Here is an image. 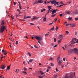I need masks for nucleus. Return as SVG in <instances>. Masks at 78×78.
Listing matches in <instances>:
<instances>
[{
  "instance_id": "nucleus-1",
  "label": "nucleus",
  "mask_w": 78,
  "mask_h": 78,
  "mask_svg": "<svg viewBox=\"0 0 78 78\" xmlns=\"http://www.w3.org/2000/svg\"><path fill=\"white\" fill-rule=\"evenodd\" d=\"M6 29V27L5 25H0V32L1 33H3Z\"/></svg>"
},
{
  "instance_id": "nucleus-2",
  "label": "nucleus",
  "mask_w": 78,
  "mask_h": 78,
  "mask_svg": "<svg viewBox=\"0 0 78 78\" xmlns=\"http://www.w3.org/2000/svg\"><path fill=\"white\" fill-rule=\"evenodd\" d=\"M78 39H76V38H73L71 41V44H73L75 43H78Z\"/></svg>"
},
{
  "instance_id": "nucleus-3",
  "label": "nucleus",
  "mask_w": 78,
  "mask_h": 78,
  "mask_svg": "<svg viewBox=\"0 0 78 78\" xmlns=\"http://www.w3.org/2000/svg\"><path fill=\"white\" fill-rule=\"evenodd\" d=\"M34 37L38 41H42V37L39 36H34Z\"/></svg>"
},
{
  "instance_id": "nucleus-4",
  "label": "nucleus",
  "mask_w": 78,
  "mask_h": 78,
  "mask_svg": "<svg viewBox=\"0 0 78 78\" xmlns=\"http://www.w3.org/2000/svg\"><path fill=\"white\" fill-rule=\"evenodd\" d=\"M65 78H73V73L71 74L69 77L67 76V74H66Z\"/></svg>"
},
{
  "instance_id": "nucleus-5",
  "label": "nucleus",
  "mask_w": 78,
  "mask_h": 78,
  "mask_svg": "<svg viewBox=\"0 0 78 78\" xmlns=\"http://www.w3.org/2000/svg\"><path fill=\"white\" fill-rule=\"evenodd\" d=\"M52 11V14H53L54 13H56V11H58V9H56V10L55 9H52L51 10Z\"/></svg>"
},
{
  "instance_id": "nucleus-6",
  "label": "nucleus",
  "mask_w": 78,
  "mask_h": 78,
  "mask_svg": "<svg viewBox=\"0 0 78 78\" xmlns=\"http://www.w3.org/2000/svg\"><path fill=\"white\" fill-rule=\"evenodd\" d=\"M58 39L61 40H62L63 39V36L62 35H60L59 36Z\"/></svg>"
},
{
  "instance_id": "nucleus-7",
  "label": "nucleus",
  "mask_w": 78,
  "mask_h": 78,
  "mask_svg": "<svg viewBox=\"0 0 78 78\" xmlns=\"http://www.w3.org/2000/svg\"><path fill=\"white\" fill-rule=\"evenodd\" d=\"M69 54H70L71 53H72L73 51V50L72 49H70L69 50H68Z\"/></svg>"
},
{
  "instance_id": "nucleus-8",
  "label": "nucleus",
  "mask_w": 78,
  "mask_h": 78,
  "mask_svg": "<svg viewBox=\"0 0 78 78\" xmlns=\"http://www.w3.org/2000/svg\"><path fill=\"white\" fill-rule=\"evenodd\" d=\"M62 64V61L59 60L58 61V66H61Z\"/></svg>"
},
{
  "instance_id": "nucleus-9",
  "label": "nucleus",
  "mask_w": 78,
  "mask_h": 78,
  "mask_svg": "<svg viewBox=\"0 0 78 78\" xmlns=\"http://www.w3.org/2000/svg\"><path fill=\"white\" fill-rule=\"evenodd\" d=\"M1 68L2 69H5V65H3L1 66Z\"/></svg>"
},
{
  "instance_id": "nucleus-10",
  "label": "nucleus",
  "mask_w": 78,
  "mask_h": 78,
  "mask_svg": "<svg viewBox=\"0 0 78 78\" xmlns=\"http://www.w3.org/2000/svg\"><path fill=\"white\" fill-rule=\"evenodd\" d=\"M18 3L19 4V6L20 7V9H22V7H21V4H20V3L19 2H18Z\"/></svg>"
},
{
  "instance_id": "nucleus-11",
  "label": "nucleus",
  "mask_w": 78,
  "mask_h": 78,
  "mask_svg": "<svg viewBox=\"0 0 78 78\" xmlns=\"http://www.w3.org/2000/svg\"><path fill=\"white\" fill-rule=\"evenodd\" d=\"M5 22H4V21L2 20L1 23V25H5Z\"/></svg>"
},
{
  "instance_id": "nucleus-12",
  "label": "nucleus",
  "mask_w": 78,
  "mask_h": 78,
  "mask_svg": "<svg viewBox=\"0 0 78 78\" xmlns=\"http://www.w3.org/2000/svg\"><path fill=\"white\" fill-rule=\"evenodd\" d=\"M33 17L34 20H37V19H38V18L36 16H33Z\"/></svg>"
},
{
  "instance_id": "nucleus-13",
  "label": "nucleus",
  "mask_w": 78,
  "mask_h": 78,
  "mask_svg": "<svg viewBox=\"0 0 78 78\" xmlns=\"http://www.w3.org/2000/svg\"><path fill=\"white\" fill-rule=\"evenodd\" d=\"M11 65H10L7 68V69H6V71L8 70H9L10 69V67H11Z\"/></svg>"
},
{
  "instance_id": "nucleus-14",
  "label": "nucleus",
  "mask_w": 78,
  "mask_h": 78,
  "mask_svg": "<svg viewBox=\"0 0 78 78\" xmlns=\"http://www.w3.org/2000/svg\"><path fill=\"white\" fill-rule=\"evenodd\" d=\"M76 25L75 24H72L71 26H70V27H75Z\"/></svg>"
},
{
  "instance_id": "nucleus-15",
  "label": "nucleus",
  "mask_w": 78,
  "mask_h": 78,
  "mask_svg": "<svg viewBox=\"0 0 78 78\" xmlns=\"http://www.w3.org/2000/svg\"><path fill=\"white\" fill-rule=\"evenodd\" d=\"M65 12L66 14H70V13L71 12H70L69 11H68L66 12Z\"/></svg>"
},
{
  "instance_id": "nucleus-16",
  "label": "nucleus",
  "mask_w": 78,
  "mask_h": 78,
  "mask_svg": "<svg viewBox=\"0 0 78 78\" xmlns=\"http://www.w3.org/2000/svg\"><path fill=\"white\" fill-rule=\"evenodd\" d=\"M73 51H76V52L77 51H78V50H77V49L76 48H74L73 49Z\"/></svg>"
},
{
  "instance_id": "nucleus-17",
  "label": "nucleus",
  "mask_w": 78,
  "mask_h": 78,
  "mask_svg": "<svg viewBox=\"0 0 78 78\" xmlns=\"http://www.w3.org/2000/svg\"><path fill=\"white\" fill-rule=\"evenodd\" d=\"M78 11H75V12H73V13L74 14H78Z\"/></svg>"
},
{
  "instance_id": "nucleus-18",
  "label": "nucleus",
  "mask_w": 78,
  "mask_h": 78,
  "mask_svg": "<svg viewBox=\"0 0 78 78\" xmlns=\"http://www.w3.org/2000/svg\"><path fill=\"white\" fill-rule=\"evenodd\" d=\"M56 16V14H52V15L51 16V17H54Z\"/></svg>"
},
{
  "instance_id": "nucleus-19",
  "label": "nucleus",
  "mask_w": 78,
  "mask_h": 78,
  "mask_svg": "<svg viewBox=\"0 0 78 78\" xmlns=\"http://www.w3.org/2000/svg\"><path fill=\"white\" fill-rule=\"evenodd\" d=\"M33 61V59H30L29 60V61L30 62H32V61Z\"/></svg>"
},
{
  "instance_id": "nucleus-20",
  "label": "nucleus",
  "mask_w": 78,
  "mask_h": 78,
  "mask_svg": "<svg viewBox=\"0 0 78 78\" xmlns=\"http://www.w3.org/2000/svg\"><path fill=\"white\" fill-rule=\"evenodd\" d=\"M40 73H41V75H43V74H44V73H42V71H40Z\"/></svg>"
},
{
  "instance_id": "nucleus-21",
  "label": "nucleus",
  "mask_w": 78,
  "mask_h": 78,
  "mask_svg": "<svg viewBox=\"0 0 78 78\" xmlns=\"http://www.w3.org/2000/svg\"><path fill=\"white\" fill-rule=\"evenodd\" d=\"M61 41H62V40L60 39V40H59L58 41V44H60V43L61 42Z\"/></svg>"
},
{
  "instance_id": "nucleus-22",
  "label": "nucleus",
  "mask_w": 78,
  "mask_h": 78,
  "mask_svg": "<svg viewBox=\"0 0 78 78\" xmlns=\"http://www.w3.org/2000/svg\"><path fill=\"white\" fill-rule=\"evenodd\" d=\"M72 19V17H69V18H68V19L69 20H71V19Z\"/></svg>"
},
{
  "instance_id": "nucleus-23",
  "label": "nucleus",
  "mask_w": 78,
  "mask_h": 78,
  "mask_svg": "<svg viewBox=\"0 0 78 78\" xmlns=\"http://www.w3.org/2000/svg\"><path fill=\"white\" fill-rule=\"evenodd\" d=\"M60 59V57H58L57 58V62H58V61Z\"/></svg>"
},
{
  "instance_id": "nucleus-24",
  "label": "nucleus",
  "mask_w": 78,
  "mask_h": 78,
  "mask_svg": "<svg viewBox=\"0 0 78 78\" xmlns=\"http://www.w3.org/2000/svg\"><path fill=\"white\" fill-rule=\"evenodd\" d=\"M44 21H46L47 20V18H44L43 19Z\"/></svg>"
},
{
  "instance_id": "nucleus-25",
  "label": "nucleus",
  "mask_w": 78,
  "mask_h": 78,
  "mask_svg": "<svg viewBox=\"0 0 78 78\" xmlns=\"http://www.w3.org/2000/svg\"><path fill=\"white\" fill-rule=\"evenodd\" d=\"M7 53H6V51H5L4 52V55H5V56H6V54H7Z\"/></svg>"
},
{
  "instance_id": "nucleus-26",
  "label": "nucleus",
  "mask_w": 78,
  "mask_h": 78,
  "mask_svg": "<svg viewBox=\"0 0 78 78\" xmlns=\"http://www.w3.org/2000/svg\"><path fill=\"white\" fill-rule=\"evenodd\" d=\"M55 28V26H53V27H52V28L51 29L52 30H54V29Z\"/></svg>"
},
{
  "instance_id": "nucleus-27",
  "label": "nucleus",
  "mask_w": 78,
  "mask_h": 78,
  "mask_svg": "<svg viewBox=\"0 0 78 78\" xmlns=\"http://www.w3.org/2000/svg\"><path fill=\"white\" fill-rule=\"evenodd\" d=\"M38 3H42V2H41V1H38Z\"/></svg>"
},
{
  "instance_id": "nucleus-28",
  "label": "nucleus",
  "mask_w": 78,
  "mask_h": 78,
  "mask_svg": "<svg viewBox=\"0 0 78 78\" xmlns=\"http://www.w3.org/2000/svg\"><path fill=\"white\" fill-rule=\"evenodd\" d=\"M51 66H54V64H53V63H51Z\"/></svg>"
},
{
  "instance_id": "nucleus-29",
  "label": "nucleus",
  "mask_w": 78,
  "mask_h": 78,
  "mask_svg": "<svg viewBox=\"0 0 78 78\" xmlns=\"http://www.w3.org/2000/svg\"><path fill=\"white\" fill-rule=\"evenodd\" d=\"M34 47L35 48H38V47L36 45H34Z\"/></svg>"
},
{
  "instance_id": "nucleus-30",
  "label": "nucleus",
  "mask_w": 78,
  "mask_h": 78,
  "mask_svg": "<svg viewBox=\"0 0 78 78\" xmlns=\"http://www.w3.org/2000/svg\"><path fill=\"white\" fill-rule=\"evenodd\" d=\"M56 39L55 38L54 39V42H56Z\"/></svg>"
},
{
  "instance_id": "nucleus-31",
  "label": "nucleus",
  "mask_w": 78,
  "mask_h": 78,
  "mask_svg": "<svg viewBox=\"0 0 78 78\" xmlns=\"http://www.w3.org/2000/svg\"><path fill=\"white\" fill-rule=\"evenodd\" d=\"M23 73H25V74H27V72L25 71H23Z\"/></svg>"
},
{
  "instance_id": "nucleus-32",
  "label": "nucleus",
  "mask_w": 78,
  "mask_h": 78,
  "mask_svg": "<svg viewBox=\"0 0 78 78\" xmlns=\"http://www.w3.org/2000/svg\"><path fill=\"white\" fill-rule=\"evenodd\" d=\"M50 2L51 4H53V1H52V0H51Z\"/></svg>"
},
{
  "instance_id": "nucleus-33",
  "label": "nucleus",
  "mask_w": 78,
  "mask_h": 78,
  "mask_svg": "<svg viewBox=\"0 0 78 78\" xmlns=\"http://www.w3.org/2000/svg\"><path fill=\"white\" fill-rule=\"evenodd\" d=\"M18 44H19V42H18V41H16V45H17Z\"/></svg>"
},
{
  "instance_id": "nucleus-34",
  "label": "nucleus",
  "mask_w": 78,
  "mask_h": 78,
  "mask_svg": "<svg viewBox=\"0 0 78 78\" xmlns=\"http://www.w3.org/2000/svg\"><path fill=\"white\" fill-rule=\"evenodd\" d=\"M5 51V49H3L2 51V53H4Z\"/></svg>"
},
{
  "instance_id": "nucleus-35",
  "label": "nucleus",
  "mask_w": 78,
  "mask_h": 78,
  "mask_svg": "<svg viewBox=\"0 0 78 78\" xmlns=\"http://www.w3.org/2000/svg\"><path fill=\"white\" fill-rule=\"evenodd\" d=\"M27 68H25L24 69V71H26V70H27Z\"/></svg>"
},
{
  "instance_id": "nucleus-36",
  "label": "nucleus",
  "mask_w": 78,
  "mask_h": 78,
  "mask_svg": "<svg viewBox=\"0 0 78 78\" xmlns=\"http://www.w3.org/2000/svg\"><path fill=\"white\" fill-rule=\"evenodd\" d=\"M78 20V18H75V20L76 21V20Z\"/></svg>"
},
{
  "instance_id": "nucleus-37",
  "label": "nucleus",
  "mask_w": 78,
  "mask_h": 78,
  "mask_svg": "<svg viewBox=\"0 0 78 78\" xmlns=\"http://www.w3.org/2000/svg\"><path fill=\"white\" fill-rule=\"evenodd\" d=\"M49 9L48 10V13H49V12H50V11H51V10H50V9Z\"/></svg>"
},
{
  "instance_id": "nucleus-38",
  "label": "nucleus",
  "mask_w": 78,
  "mask_h": 78,
  "mask_svg": "<svg viewBox=\"0 0 78 78\" xmlns=\"http://www.w3.org/2000/svg\"><path fill=\"white\" fill-rule=\"evenodd\" d=\"M31 16H27V18H28V19H30V18H31Z\"/></svg>"
},
{
  "instance_id": "nucleus-39",
  "label": "nucleus",
  "mask_w": 78,
  "mask_h": 78,
  "mask_svg": "<svg viewBox=\"0 0 78 78\" xmlns=\"http://www.w3.org/2000/svg\"><path fill=\"white\" fill-rule=\"evenodd\" d=\"M58 27H56V28L55 29L56 31H57V30H58Z\"/></svg>"
},
{
  "instance_id": "nucleus-40",
  "label": "nucleus",
  "mask_w": 78,
  "mask_h": 78,
  "mask_svg": "<svg viewBox=\"0 0 78 78\" xmlns=\"http://www.w3.org/2000/svg\"><path fill=\"white\" fill-rule=\"evenodd\" d=\"M48 8L49 9H51V6H48Z\"/></svg>"
},
{
  "instance_id": "nucleus-41",
  "label": "nucleus",
  "mask_w": 78,
  "mask_h": 78,
  "mask_svg": "<svg viewBox=\"0 0 78 78\" xmlns=\"http://www.w3.org/2000/svg\"><path fill=\"white\" fill-rule=\"evenodd\" d=\"M53 4L55 6H56V2H55L53 3Z\"/></svg>"
},
{
  "instance_id": "nucleus-42",
  "label": "nucleus",
  "mask_w": 78,
  "mask_h": 78,
  "mask_svg": "<svg viewBox=\"0 0 78 78\" xmlns=\"http://www.w3.org/2000/svg\"><path fill=\"white\" fill-rule=\"evenodd\" d=\"M66 34H69V32L68 31H66Z\"/></svg>"
},
{
  "instance_id": "nucleus-43",
  "label": "nucleus",
  "mask_w": 78,
  "mask_h": 78,
  "mask_svg": "<svg viewBox=\"0 0 78 78\" xmlns=\"http://www.w3.org/2000/svg\"><path fill=\"white\" fill-rule=\"evenodd\" d=\"M27 19V17H26V16H24V19Z\"/></svg>"
},
{
  "instance_id": "nucleus-44",
  "label": "nucleus",
  "mask_w": 78,
  "mask_h": 78,
  "mask_svg": "<svg viewBox=\"0 0 78 78\" xmlns=\"http://www.w3.org/2000/svg\"><path fill=\"white\" fill-rule=\"evenodd\" d=\"M28 54L29 55V56H31V54L30 53H28Z\"/></svg>"
},
{
  "instance_id": "nucleus-45",
  "label": "nucleus",
  "mask_w": 78,
  "mask_h": 78,
  "mask_svg": "<svg viewBox=\"0 0 78 78\" xmlns=\"http://www.w3.org/2000/svg\"><path fill=\"white\" fill-rule=\"evenodd\" d=\"M69 24L66 23V27H68V26H69Z\"/></svg>"
},
{
  "instance_id": "nucleus-46",
  "label": "nucleus",
  "mask_w": 78,
  "mask_h": 78,
  "mask_svg": "<svg viewBox=\"0 0 78 78\" xmlns=\"http://www.w3.org/2000/svg\"><path fill=\"white\" fill-rule=\"evenodd\" d=\"M52 1L53 2H56V0H52Z\"/></svg>"
},
{
  "instance_id": "nucleus-47",
  "label": "nucleus",
  "mask_w": 78,
  "mask_h": 78,
  "mask_svg": "<svg viewBox=\"0 0 78 78\" xmlns=\"http://www.w3.org/2000/svg\"><path fill=\"white\" fill-rule=\"evenodd\" d=\"M16 70H18V71L17 72V73H18V72H20V70H19V69H16Z\"/></svg>"
},
{
  "instance_id": "nucleus-48",
  "label": "nucleus",
  "mask_w": 78,
  "mask_h": 78,
  "mask_svg": "<svg viewBox=\"0 0 78 78\" xmlns=\"http://www.w3.org/2000/svg\"><path fill=\"white\" fill-rule=\"evenodd\" d=\"M59 3V2H55V3L56 4H57V5H59V4H58Z\"/></svg>"
},
{
  "instance_id": "nucleus-49",
  "label": "nucleus",
  "mask_w": 78,
  "mask_h": 78,
  "mask_svg": "<svg viewBox=\"0 0 78 78\" xmlns=\"http://www.w3.org/2000/svg\"><path fill=\"white\" fill-rule=\"evenodd\" d=\"M57 47V45H56L54 46V48H55V47Z\"/></svg>"
},
{
  "instance_id": "nucleus-50",
  "label": "nucleus",
  "mask_w": 78,
  "mask_h": 78,
  "mask_svg": "<svg viewBox=\"0 0 78 78\" xmlns=\"http://www.w3.org/2000/svg\"><path fill=\"white\" fill-rule=\"evenodd\" d=\"M54 22H55V21H56L57 20V18H56L55 20H54Z\"/></svg>"
},
{
  "instance_id": "nucleus-51",
  "label": "nucleus",
  "mask_w": 78,
  "mask_h": 78,
  "mask_svg": "<svg viewBox=\"0 0 78 78\" xmlns=\"http://www.w3.org/2000/svg\"><path fill=\"white\" fill-rule=\"evenodd\" d=\"M48 71H49V69H47L46 70L47 72H48Z\"/></svg>"
},
{
  "instance_id": "nucleus-52",
  "label": "nucleus",
  "mask_w": 78,
  "mask_h": 78,
  "mask_svg": "<svg viewBox=\"0 0 78 78\" xmlns=\"http://www.w3.org/2000/svg\"><path fill=\"white\" fill-rule=\"evenodd\" d=\"M56 70L57 72H58V69H57V68H56Z\"/></svg>"
},
{
  "instance_id": "nucleus-53",
  "label": "nucleus",
  "mask_w": 78,
  "mask_h": 78,
  "mask_svg": "<svg viewBox=\"0 0 78 78\" xmlns=\"http://www.w3.org/2000/svg\"><path fill=\"white\" fill-rule=\"evenodd\" d=\"M17 11H19V12H20V10L19 9H17Z\"/></svg>"
},
{
  "instance_id": "nucleus-54",
  "label": "nucleus",
  "mask_w": 78,
  "mask_h": 78,
  "mask_svg": "<svg viewBox=\"0 0 78 78\" xmlns=\"http://www.w3.org/2000/svg\"><path fill=\"white\" fill-rule=\"evenodd\" d=\"M48 69H51V67H50V66H48Z\"/></svg>"
},
{
  "instance_id": "nucleus-55",
  "label": "nucleus",
  "mask_w": 78,
  "mask_h": 78,
  "mask_svg": "<svg viewBox=\"0 0 78 78\" xmlns=\"http://www.w3.org/2000/svg\"><path fill=\"white\" fill-rule=\"evenodd\" d=\"M65 47L66 48H67V44H65Z\"/></svg>"
},
{
  "instance_id": "nucleus-56",
  "label": "nucleus",
  "mask_w": 78,
  "mask_h": 78,
  "mask_svg": "<svg viewBox=\"0 0 78 78\" xmlns=\"http://www.w3.org/2000/svg\"><path fill=\"white\" fill-rule=\"evenodd\" d=\"M62 14H61L60 15V17H62Z\"/></svg>"
},
{
  "instance_id": "nucleus-57",
  "label": "nucleus",
  "mask_w": 78,
  "mask_h": 78,
  "mask_svg": "<svg viewBox=\"0 0 78 78\" xmlns=\"http://www.w3.org/2000/svg\"><path fill=\"white\" fill-rule=\"evenodd\" d=\"M34 20V19H33V18H31V20H32V21H33Z\"/></svg>"
},
{
  "instance_id": "nucleus-58",
  "label": "nucleus",
  "mask_w": 78,
  "mask_h": 78,
  "mask_svg": "<svg viewBox=\"0 0 78 78\" xmlns=\"http://www.w3.org/2000/svg\"><path fill=\"white\" fill-rule=\"evenodd\" d=\"M57 76H58V75H57L56 76H55L54 77L56 78V77H57Z\"/></svg>"
},
{
  "instance_id": "nucleus-59",
  "label": "nucleus",
  "mask_w": 78,
  "mask_h": 78,
  "mask_svg": "<svg viewBox=\"0 0 78 78\" xmlns=\"http://www.w3.org/2000/svg\"><path fill=\"white\" fill-rule=\"evenodd\" d=\"M24 38H26V39H28V37L27 36H26Z\"/></svg>"
},
{
  "instance_id": "nucleus-60",
  "label": "nucleus",
  "mask_w": 78,
  "mask_h": 78,
  "mask_svg": "<svg viewBox=\"0 0 78 78\" xmlns=\"http://www.w3.org/2000/svg\"><path fill=\"white\" fill-rule=\"evenodd\" d=\"M76 54L78 55V51H76Z\"/></svg>"
},
{
  "instance_id": "nucleus-61",
  "label": "nucleus",
  "mask_w": 78,
  "mask_h": 78,
  "mask_svg": "<svg viewBox=\"0 0 78 78\" xmlns=\"http://www.w3.org/2000/svg\"><path fill=\"white\" fill-rule=\"evenodd\" d=\"M63 60L64 61H66V60L65 59V58H63Z\"/></svg>"
},
{
  "instance_id": "nucleus-62",
  "label": "nucleus",
  "mask_w": 78,
  "mask_h": 78,
  "mask_svg": "<svg viewBox=\"0 0 78 78\" xmlns=\"http://www.w3.org/2000/svg\"><path fill=\"white\" fill-rule=\"evenodd\" d=\"M62 6H63V5H59V7H61Z\"/></svg>"
},
{
  "instance_id": "nucleus-63",
  "label": "nucleus",
  "mask_w": 78,
  "mask_h": 78,
  "mask_svg": "<svg viewBox=\"0 0 78 78\" xmlns=\"http://www.w3.org/2000/svg\"><path fill=\"white\" fill-rule=\"evenodd\" d=\"M38 77H39V78H42V76H39Z\"/></svg>"
},
{
  "instance_id": "nucleus-64",
  "label": "nucleus",
  "mask_w": 78,
  "mask_h": 78,
  "mask_svg": "<svg viewBox=\"0 0 78 78\" xmlns=\"http://www.w3.org/2000/svg\"><path fill=\"white\" fill-rule=\"evenodd\" d=\"M30 25H34V24H33L32 23H30Z\"/></svg>"
}]
</instances>
